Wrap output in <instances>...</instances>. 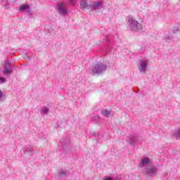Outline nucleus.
Instances as JSON below:
<instances>
[{
    "mask_svg": "<svg viewBox=\"0 0 180 180\" xmlns=\"http://www.w3.org/2000/svg\"><path fill=\"white\" fill-rule=\"evenodd\" d=\"M127 29L131 32H139V30H141V29H143V25L138 22L136 19L129 18L128 19Z\"/></svg>",
    "mask_w": 180,
    "mask_h": 180,
    "instance_id": "1",
    "label": "nucleus"
},
{
    "mask_svg": "<svg viewBox=\"0 0 180 180\" xmlns=\"http://www.w3.org/2000/svg\"><path fill=\"white\" fill-rule=\"evenodd\" d=\"M145 174L147 176L154 178L155 174L158 172V168L155 167V165L151 164L144 168Z\"/></svg>",
    "mask_w": 180,
    "mask_h": 180,
    "instance_id": "2",
    "label": "nucleus"
},
{
    "mask_svg": "<svg viewBox=\"0 0 180 180\" xmlns=\"http://www.w3.org/2000/svg\"><path fill=\"white\" fill-rule=\"evenodd\" d=\"M106 68H108L106 65L98 63L92 67V72L100 75V74L106 71Z\"/></svg>",
    "mask_w": 180,
    "mask_h": 180,
    "instance_id": "3",
    "label": "nucleus"
},
{
    "mask_svg": "<svg viewBox=\"0 0 180 180\" xmlns=\"http://www.w3.org/2000/svg\"><path fill=\"white\" fill-rule=\"evenodd\" d=\"M11 63L8 60V59L6 58L5 65L4 66V69L2 70V72L4 75H11L13 72V68H12Z\"/></svg>",
    "mask_w": 180,
    "mask_h": 180,
    "instance_id": "4",
    "label": "nucleus"
},
{
    "mask_svg": "<svg viewBox=\"0 0 180 180\" xmlns=\"http://www.w3.org/2000/svg\"><path fill=\"white\" fill-rule=\"evenodd\" d=\"M56 9L60 16H65L68 13V10L65 8V4L64 2L57 3Z\"/></svg>",
    "mask_w": 180,
    "mask_h": 180,
    "instance_id": "5",
    "label": "nucleus"
},
{
    "mask_svg": "<svg viewBox=\"0 0 180 180\" xmlns=\"http://www.w3.org/2000/svg\"><path fill=\"white\" fill-rule=\"evenodd\" d=\"M99 8H102V2L94 1V4L89 5L88 9H91V11H96V9H99Z\"/></svg>",
    "mask_w": 180,
    "mask_h": 180,
    "instance_id": "6",
    "label": "nucleus"
},
{
    "mask_svg": "<svg viewBox=\"0 0 180 180\" xmlns=\"http://www.w3.org/2000/svg\"><path fill=\"white\" fill-rule=\"evenodd\" d=\"M140 165L146 168V167H148V165H151V160L147 157L142 158L141 162H140Z\"/></svg>",
    "mask_w": 180,
    "mask_h": 180,
    "instance_id": "7",
    "label": "nucleus"
},
{
    "mask_svg": "<svg viewBox=\"0 0 180 180\" xmlns=\"http://www.w3.org/2000/svg\"><path fill=\"white\" fill-rule=\"evenodd\" d=\"M147 64H148V60H141L140 66L139 67V70L141 72L147 71Z\"/></svg>",
    "mask_w": 180,
    "mask_h": 180,
    "instance_id": "8",
    "label": "nucleus"
},
{
    "mask_svg": "<svg viewBox=\"0 0 180 180\" xmlns=\"http://www.w3.org/2000/svg\"><path fill=\"white\" fill-rule=\"evenodd\" d=\"M80 8H82V9H88V8H89V5H88V1H80Z\"/></svg>",
    "mask_w": 180,
    "mask_h": 180,
    "instance_id": "9",
    "label": "nucleus"
},
{
    "mask_svg": "<svg viewBox=\"0 0 180 180\" xmlns=\"http://www.w3.org/2000/svg\"><path fill=\"white\" fill-rule=\"evenodd\" d=\"M20 11H27V12H30V7L29 5H22L20 6Z\"/></svg>",
    "mask_w": 180,
    "mask_h": 180,
    "instance_id": "10",
    "label": "nucleus"
},
{
    "mask_svg": "<svg viewBox=\"0 0 180 180\" xmlns=\"http://www.w3.org/2000/svg\"><path fill=\"white\" fill-rule=\"evenodd\" d=\"M42 115H49V108L47 107H44L40 110Z\"/></svg>",
    "mask_w": 180,
    "mask_h": 180,
    "instance_id": "11",
    "label": "nucleus"
},
{
    "mask_svg": "<svg viewBox=\"0 0 180 180\" xmlns=\"http://www.w3.org/2000/svg\"><path fill=\"white\" fill-rule=\"evenodd\" d=\"M101 115H103L105 117H108L110 115V111L108 110H102Z\"/></svg>",
    "mask_w": 180,
    "mask_h": 180,
    "instance_id": "12",
    "label": "nucleus"
},
{
    "mask_svg": "<svg viewBox=\"0 0 180 180\" xmlns=\"http://www.w3.org/2000/svg\"><path fill=\"white\" fill-rule=\"evenodd\" d=\"M172 40V37L171 35H167L165 38V41H166V43H171Z\"/></svg>",
    "mask_w": 180,
    "mask_h": 180,
    "instance_id": "13",
    "label": "nucleus"
},
{
    "mask_svg": "<svg viewBox=\"0 0 180 180\" xmlns=\"http://www.w3.org/2000/svg\"><path fill=\"white\" fill-rule=\"evenodd\" d=\"M129 144H133L134 141H137V136H131L129 138Z\"/></svg>",
    "mask_w": 180,
    "mask_h": 180,
    "instance_id": "14",
    "label": "nucleus"
},
{
    "mask_svg": "<svg viewBox=\"0 0 180 180\" xmlns=\"http://www.w3.org/2000/svg\"><path fill=\"white\" fill-rule=\"evenodd\" d=\"M59 176H60V178H65V176H67V172H64V170H62L59 173Z\"/></svg>",
    "mask_w": 180,
    "mask_h": 180,
    "instance_id": "15",
    "label": "nucleus"
},
{
    "mask_svg": "<svg viewBox=\"0 0 180 180\" xmlns=\"http://www.w3.org/2000/svg\"><path fill=\"white\" fill-rule=\"evenodd\" d=\"M32 153V151H33V148L32 147H28L25 149V150L24 151V153L26 154V153L29 152Z\"/></svg>",
    "mask_w": 180,
    "mask_h": 180,
    "instance_id": "16",
    "label": "nucleus"
},
{
    "mask_svg": "<svg viewBox=\"0 0 180 180\" xmlns=\"http://www.w3.org/2000/svg\"><path fill=\"white\" fill-rule=\"evenodd\" d=\"M104 180H120V179L118 177H115L113 179V178L109 176V177L105 178Z\"/></svg>",
    "mask_w": 180,
    "mask_h": 180,
    "instance_id": "17",
    "label": "nucleus"
},
{
    "mask_svg": "<svg viewBox=\"0 0 180 180\" xmlns=\"http://www.w3.org/2000/svg\"><path fill=\"white\" fill-rule=\"evenodd\" d=\"M1 2H4L5 4H2L3 8H5V6H8V0H1Z\"/></svg>",
    "mask_w": 180,
    "mask_h": 180,
    "instance_id": "18",
    "label": "nucleus"
},
{
    "mask_svg": "<svg viewBox=\"0 0 180 180\" xmlns=\"http://www.w3.org/2000/svg\"><path fill=\"white\" fill-rule=\"evenodd\" d=\"M65 142H63V147H64V146H65V144H68L70 143V138H66L65 139Z\"/></svg>",
    "mask_w": 180,
    "mask_h": 180,
    "instance_id": "19",
    "label": "nucleus"
},
{
    "mask_svg": "<svg viewBox=\"0 0 180 180\" xmlns=\"http://www.w3.org/2000/svg\"><path fill=\"white\" fill-rule=\"evenodd\" d=\"M31 57L30 56H26L24 57V60H30Z\"/></svg>",
    "mask_w": 180,
    "mask_h": 180,
    "instance_id": "20",
    "label": "nucleus"
},
{
    "mask_svg": "<svg viewBox=\"0 0 180 180\" xmlns=\"http://www.w3.org/2000/svg\"><path fill=\"white\" fill-rule=\"evenodd\" d=\"M0 81H1V83L4 84V83H5L6 79H5V78L0 77Z\"/></svg>",
    "mask_w": 180,
    "mask_h": 180,
    "instance_id": "21",
    "label": "nucleus"
},
{
    "mask_svg": "<svg viewBox=\"0 0 180 180\" xmlns=\"http://www.w3.org/2000/svg\"><path fill=\"white\" fill-rule=\"evenodd\" d=\"M176 134H177L180 137V129L176 131Z\"/></svg>",
    "mask_w": 180,
    "mask_h": 180,
    "instance_id": "22",
    "label": "nucleus"
},
{
    "mask_svg": "<svg viewBox=\"0 0 180 180\" xmlns=\"http://www.w3.org/2000/svg\"><path fill=\"white\" fill-rule=\"evenodd\" d=\"M2 96H4V93H2V91H0V99L1 98H2Z\"/></svg>",
    "mask_w": 180,
    "mask_h": 180,
    "instance_id": "23",
    "label": "nucleus"
},
{
    "mask_svg": "<svg viewBox=\"0 0 180 180\" xmlns=\"http://www.w3.org/2000/svg\"><path fill=\"white\" fill-rule=\"evenodd\" d=\"M70 4H73L75 2V0H69Z\"/></svg>",
    "mask_w": 180,
    "mask_h": 180,
    "instance_id": "24",
    "label": "nucleus"
},
{
    "mask_svg": "<svg viewBox=\"0 0 180 180\" xmlns=\"http://www.w3.org/2000/svg\"><path fill=\"white\" fill-rule=\"evenodd\" d=\"M13 2H15V0H13Z\"/></svg>",
    "mask_w": 180,
    "mask_h": 180,
    "instance_id": "25",
    "label": "nucleus"
},
{
    "mask_svg": "<svg viewBox=\"0 0 180 180\" xmlns=\"http://www.w3.org/2000/svg\"><path fill=\"white\" fill-rule=\"evenodd\" d=\"M80 1H86V0H80Z\"/></svg>",
    "mask_w": 180,
    "mask_h": 180,
    "instance_id": "26",
    "label": "nucleus"
},
{
    "mask_svg": "<svg viewBox=\"0 0 180 180\" xmlns=\"http://www.w3.org/2000/svg\"><path fill=\"white\" fill-rule=\"evenodd\" d=\"M60 143H63V141H60Z\"/></svg>",
    "mask_w": 180,
    "mask_h": 180,
    "instance_id": "27",
    "label": "nucleus"
}]
</instances>
